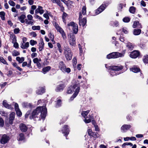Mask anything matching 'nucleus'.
<instances>
[{
	"instance_id": "f257e3e1",
	"label": "nucleus",
	"mask_w": 148,
	"mask_h": 148,
	"mask_svg": "<svg viewBox=\"0 0 148 148\" xmlns=\"http://www.w3.org/2000/svg\"><path fill=\"white\" fill-rule=\"evenodd\" d=\"M41 112V118L44 119L47 113V110L45 106L38 107L34 110L29 116L30 119H34L38 117L37 116Z\"/></svg>"
},
{
	"instance_id": "f03ea898",
	"label": "nucleus",
	"mask_w": 148,
	"mask_h": 148,
	"mask_svg": "<svg viewBox=\"0 0 148 148\" xmlns=\"http://www.w3.org/2000/svg\"><path fill=\"white\" fill-rule=\"evenodd\" d=\"M64 54L67 60H71L72 58L73 53L69 46H64Z\"/></svg>"
},
{
	"instance_id": "7ed1b4c3",
	"label": "nucleus",
	"mask_w": 148,
	"mask_h": 148,
	"mask_svg": "<svg viewBox=\"0 0 148 148\" xmlns=\"http://www.w3.org/2000/svg\"><path fill=\"white\" fill-rule=\"evenodd\" d=\"M72 83L74 84L73 86H71V87L68 88L67 93L68 94H71L72 93L73 91H75L76 89L77 88L78 86L79 87V90H80V86L79 82L78 81H76L75 80L73 81Z\"/></svg>"
},
{
	"instance_id": "20e7f679",
	"label": "nucleus",
	"mask_w": 148,
	"mask_h": 148,
	"mask_svg": "<svg viewBox=\"0 0 148 148\" xmlns=\"http://www.w3.org/2000/svg\"><path fill=\"white\" fill-rule=\"evenodd\" d=\"M125 52H123L122 53L118 52H113L107 55V58L110 59V58H116L120 57H123L124 56Z\"/></svg>"
},
{
	"instance_id": "39448f33",
	"label": "nucleus",
	"mask_w": 148,
	"mask_h": 148,
	"mask_svg": "<svg viewBox=\"0 0 148 148\" xmlns=\"http://www.w3.org/2000/svg\"><path fill=\"white\" fill-rule=\"evenodd\" d=\"M123 69V66H112L110 67L109 70H110V75L112 76H114L116 75L117 73L115 71H119Z\"/></svg>"
},
{
	"instance_id": "423d86ee",
	"label": "nucleus",
	"mask_w": 148,
	"mask_h": 148,
	"mask_svg": "<svg viewBox=\"0 0 148 148\" xmlns=\"http://www.w3.org/2000/svg\"><path fill=\"white\" fill-rule=\"evenodd\" d=\"M108 5V3H104L101 5L97 9L95 10V14L94 16L98 15L103 11Z\"/></svg>"
},
{
	"instance_id": "0eeeda50",
	"label": "nucleus",
	"mask_w": 148,
	"mask_h": 148,
	"mask_svg": "<svg viewBox=\"0 0 148 148\" xmlns=\"http://www.w3.org/2000/svg\"><path fill=\"white\" fill-rule=\"evenodd\" d=\"M62 133L65 134L66 139H67L66 138L67 136L69 134L70 132V130L69 128L68 127V126L67 125H64L62 128Z\"/></svg>"
},
{
	"instance_id": "6e6552de",
	"label": "nucleus",
	"mask_w": 148,
	"mask_h": 148,
	"mask_svg": "<svg viewBox=\"0 0 148 148\" xmlns=\"http://www.w3.org/2000/svg\"><path fill=\"white\" fill-rule=\"evenodd\" d=\"M75 40V36L73 35H71L69 41L70 45L72 46L75 47L76 45Z\"/></svg>"
},
{
	"instance_id": "1a4fd4ad",
	"label": "nucleus",
	"mask_w": 148,
	"mask_h": 148,
	"mask_svg": "<svg viewBox=\"0 0 148 148\" xmlns=\"http://www.w3.org/2000/svg\"><path fill=\"white\" fill-rule=\"evenodd\" d=\"M9 140V136L6 135L4 134L2 136L0 141L2 144H4L6 143Z\"/></svg>"
},
{
	"instance_id": "9d476101",
	"label": "nucleus",
	"mask_w": 148,
	"mask_h": 148,
	"mask_svg": "<svg viewBox=\"0 0 148 148\" xmlns=\"http://www.w3.org/2000/svg\"><path fill=\"white\" fill-rule=\"evenodd\" d=\"M139 55V52L137 51H134L132 52L130 54V56L131 58H135Z\"/></svg>"
},
{
	"instance_id": "9b49d317",
	"label": "nucleus",
	"mask_w": 148,
	"mask_h": 148,
	"mask_svg": "<svg viewBox=\"0 0 148 148\" xmlns=\"http://www.w3.org/2000/svg\"><path fill=\"white\" fill-rule=\"evenodd\" d=\"M19 128L20 130L22 132H26L27 130V127L24 124L21 123L19 125Z\"/></svg>"
},
{
	"instance_id": "f8f14e48",
	"label": "nucleus",
	"mask_w": 148,
	"mask_h": 148,
	"mask_svg": "<svg viewBox=\"0 0 148 148\" xmlns=\"http://www.w3.org/2000/svg\"><path fill=\"white\" fill-rule=\"evenodd\" d=\"M131 127V125H124L121 127V129L122 132H125Z\"/></svg>"
},
{
	"instance_id": "ddd939ff",
	"label": "nucleus",
	"mask_w": 148,
	"mask_h": 148,
	"mask_svg": "<svg viewBox=\"0 0 148 148\" xmlns=\"http://www.w3.org/2000/svg\"><path fill=\"white\" fill-rule=\"evenodd\" d=\"M15 113L14 112L11 113L10 115L9 123L10 124H12L15 118Z\"/></svg>"
},
{
	"instance_id": "4468645a",
	"label": "nucleus",
	"mask_w": 148,
	"mask_h": 148,
	"mask_svg": "<svg viewBox=\"0 0 148 148\" xmlns=\"http://www.w3.org/2000/svg\"><path fill=\"white\" fill-rule=\"evenodd\" d=\"M79 92V86H78L77 88L75 90V91L74 93L73 94L72 96H71L70 99V100L71 101L73 100L75 98L76 96L78 94Z\"/></svg>"
},
{
	"instance_id": "2eb2a0df",
	"label": "nucleus",
	"mask_w": 148,
	"mask_h": 148,
	"mask_svg": "<svg viewBox=\"0 0 148 148\" xmlns=\"http://www.w3.org/2000/svg\"><path fill=\"white\" fill-rule=\"evenodd\" d=\"M42 8L41 6H38V8L35 11V13H39L40 14H42L44 12V10L42 9Z\"/></svg>"
},
{
	"instance_id": "dca6fc26",
	"label": "nucleus",
	"mask_w": 148,
	"mask_h": 148,
	"mask_svg": "<svg viewBox=\"0 0 148 148\" xmlns=\"http://www.w3.org/2000/svg\"><path fill=\"white\" fill-rule=\"evenodd\" d=\"M64 87V85L63 84H61L57 86L56 90L57 92L61 91L62 90Z\"/></svg>"
},
{
	"instance_id": "f3484780",
	"label": "nucleus",
	"mask_w": 148,
	"mask_h": 148,
	"mask_svg": "<svg viewBox=\"0 0 148 148\" xmlns=\"http://www.w3.org/2000/svg\"><path fill=\"white\" fill-rule=\"evenodd\" d=\"M132 27L133 28L138 27V28H142L141 24L137 21H135L134 22Z\"/></svg>"
},
{
	"instance_id": "a211bd4d",
	"label": "nucleus",
	"mask_w": 148,
	"mask_h": 148,
	"mask_svg": "<svg viewBox=\"0 0 148 148\" xmlns=\"http://www.w3.org/2000/svg\"><path fill=\"white\" fill-rule=\"evenodd\" d=\"M79 24L80 26L82 25L84 27L86 24V19L85 18H83L81 20H79Z\"/></svg>"
},
{
	"instance_id": "6ab92c4d",
	"label": "nucleus",
	"mask_w": 148,
	"mask_h": 148,
	"mask_svg": "<svg viewBox=\"0 0 148 148\" xmlns=\"http://www.w3.org/2000/svg\"><path fill=\"white\" fill-rule=\"evenodd\" d=\"M45 92V89L42 87L39 88L36 90V92L38 95H41Z\"/></svg>"
},
{
	"instance_id": "aec40b11",
	"label": "nucleus",
	"mask_w": 148,
	"mask_h": 148,
	"mask_svg": "<svg viewBox=\"0 0 148 148\" xmlns=\"http://www.w3.org/2000/svg\"><path fill=\"white\" fill-rule=\"evenodd\" d=\"M26 16L24 14H22L21 16L18 17V18L19 21L22 23H24L25 22L24 19L26 18Z\"/></svg>"
},
{
	"instance_id": "412c9836",
	"label": "nucleus",
	"mask_w": 148,
	"mask_h": 148,
	"mask_svg": "<svg viewBox=\"0 0 148 148\" xmlns=\"http://www.w3.org/2000/svg\"><path fill=\"white\" fill-rule=\"evenodd\" d=\"M126 46V47L130 50H132L134 47V44L130 42H128Z\"/></svg>"
},
{
	"instance_id": "4be33fe9",
	"label": "nucleus",
	"mask_w": 148,
	"mask_h": 148,
	"mask_svg": "<svg viewBox=\"0 0 148 148\" xmlns=\"http://www.w3.org/2000/svg\"><path fill=\"white\" fill-rule=\"evenodd\" d=\"M29 45V43L28 42L25 43H22L21 44V47L22 49H27Z\"/></svg>"
},
{
	"instance_id": "5701e85b",
	"label": "nucleus",
	"mask_w": 148,
	"mask_h": 148,
	"mask_svg": "<svg viewBox=\"0 0 148 148\" xmlns=\"http://www.w3.org/2000/svg\"><path fill=\"white\" fill-rule=\"evenodd\" d=\"M3 104L5 108L10 109H12V108L11 105L8 104L6 101H4L3 102Z\"/></svg>"
},
{
	"instance_id": "b1692460",
	"label": "nucleus",
	"mask_w": 148,
	"mask_h": 148,
	"mask_svg": "<svg viewBox=\"0 0 148 148\" xmlns=\"http://www.w3.org/2000/svg\"><path fill=\"white\" fill-rule=\"evenodd\" d=\"M65 65L64 64V62L62 61L60 62L59 63V67L60 70L62 71L64 70V69L65 67Z\"/></svg>"
},
{
	"instance_id": "393cba45",
	"label": "nucleus",
	"mask_w": 148,
	"mask_h": 148,
	"mask_svg": "<svg viewBox=\"0 0 148 148\" xmlns=\"http://www.w3.org/2000/svg\"><path fill=\"white\" fill-rule=\"evenodd\" d=\"M39 49L40 51H42L44 48V43L42 40H41L40 42L39 43Z\"/></svg>"
},
{
	"instance_id": "a878e982",
	"label": "nucleus",
	"mask_w": 148,
	"mask_h": 148,
	"mask_svg": "<svg viewBox=\"0 0 148 148\" xmlns=\"http://www.w3.org/2000/svg\"><path fill=\"white\" fill-rule=\"evenodd\" d=\"M141 31L140 29H135L134 30L133 34L134 35H138L140 34Z\"/></svg>"
},
{
	"instance_id": "bb28decb",
	"label": "nucleus",
	"mask_w": 148,
	"mask_h": 148,
	"mask_svg": "<svg viewBox=\"0 0 148 148\" xmlns=\"http://www.w3.org/2000/svg\"><path fill=\"white\" fill-rule=\"evenodd\" d=\"M16 60L19 63H21L24 61L25 58L23 57H17L16 58Z\"/></svg>"
},
{
	"instance_id": "cd10ccee",
	"label": "nucleus",
	"mask_w": 148,
	"mask_h": 148,
	"mask_svg": "<svg viewBox=\"0 0 148 148\" xmlns=\"http://www.w3.org/2000/svg\"><path fill=\"white\" fill-rule=\"evenodd\" d=\"M130 70L131 71H132L134 73H137L140 71V69L136 67V66H134L133 67H132Z\"/></svg>"
},
{
	"instance_id": "c85d7f7f",
	"label": "nucleus",
	"mask_w": 148,
	"mask_h": 148,
	"mask_svg": "<svg viewBox=\"0 0 148 148\" xmlns=\"http://www.w3.org/2000/svg\"><path fill=\"white\" fill-rule=\"evenodd\" d=\"M90 110H87L86 111H83L82 112L81 114L85 118H86V117H87V115L88 114V113L90 112Z\"/></svg>"
},
{
	"instance_id": "c756f323",
	"label": "nucleus",
	"mask_w": 148,
	"mask_h": 148,
	"mask_svg": "<svg viewBox=\"0 0 148 148\" xmlns=\"http://www.w3.org/2000/svg\"><path fill=\"white\" fill-rule=\"evenodd\" d=\"M10 38L12 40V43H14V42H16V37L15 35L13 34L10 35Z\"/></svg>"
},
{
	"instance_id": "7c9ffc66",
	"label": "nucleus",
	"mask_w": 148,
	"mask_h": 148,
	"mask_svg": "<svg viewBox=\"0 0 148 148\" xmlns=\"http://www.w3.org/2000/svg\"><path fill=\"white\" fill-rule=\"evenodd\" d=\"M51 67L50 66H47L43 68L42 71L44 73H45L51 69Z\"/></svg>"
},
{
	"instance_id": "2f4dec72",
	"label": "nucleus",
	"mask_w": 148,
	"mask_h": 148,
	"mask_svg": "<svg viewBox=\"0 0 148 148\" xmlns=\"http://www.w3.org/2000/svg\"><path fill=\"white\" fill-rule=\"evenodd\" d=\"M12 64L14 67L16 68L20 71H22V69L18 66L17 63L16 62L12 63Z\"/></svg>"
},
{
	"instance_id": "473e14b6",
	"label": "nucleus",
	"mask_w": 148,
	"mask_h": 148,
	"mask_svg": "<svg viewBox=\"0 0 148 148\" xmlns=\"http://www.w3.org/2000/svg\"><path fill=\"white\" fill-rule=\"evenodd\" d=\"M73 29L74 33L76 34L78 32V27L77 25L76 24L73 27Z\"/></svg>"
},
{
	"instance_id": "72a5a7b5",
	"label": "nucleus",
	"mask_w": 148,
	"mask_h": 148,
	"mask_svg": "<svg viewBox=\"0 0 148 148\" xmlns=\"http://www.w3.org/2000/svg\"><path fill=\"white\" fill-rule=\"evenodd\" d=\"M18 140L19 141L22 140H23L24 138V135L23 133H21L19 134L18 136Z\"/></svg>"
},
{
	"instance_id": "f704fd0d",
	"label": "nucleus",
	"mask_w": 148,
	"mask_h": 148,
	"mask_svg": "<svg viewBox=\"0 0 148 148\" xmlns=\"http://www.w3.org/2000/svg\"><path fill=\"white\" fill-rule=\"evenodd\" d=\"M20 53L16 50H14L12 52V55L13 56H16L20 55Z\"/></svg>"
},
{
	"instance_id": "c9c22d12",
	"label": "nucleus",
	"mask_w": 148,
	"mask_h": 148,
	"mask_svg": "<svg viewBox=\"0 0 148 148\" xmlns=\"http://www.w3.org/2000/svg\"><path fill=\"white\" fill-rule=\"evenodd\" d=\"M136 8L133 6L131 7L129 9L130 12L134 14L135 12Z\"/></svg>"
},
{
	"instance_id": "e433bc0d",
	"label": "nucleus",
	"mask_w": 148,
	"mask_h": 148,
	"mask_svg": "<svg viewBox=\"0 0 148 148\" xmlns=\"http://www.w3.org/2000/svg\"><path fill=\"white\" fill-rule=\"evenodd\" d=\"M67 14L65 12H64L63 13V14L62 16V19L63 20V21L65 23H66V21L65 20L66 18L67 17Z\"/></svg>"
},
{
	"instance_id": "4c0bfd02",
	"label": "nucleus",
	"mask_w": 148,
	"mask_h": 148,
	"mask_svg": "<svg viewBox=\"0 0 148 148\" xmlns=\"http://www.w3.org/2000/svg\"><path fill=\"white\" fill-rule=\"evenodd\" d=\"M5 13L4 12H0V16L2 20H4L5 19Z\"/></svg>"
},
{
	"instance_id": "58836bf2",
	"label": "nucleus",
	"mask_w": 148,
	"mask_h": 148,
	"mask_svg": "<svg viewBox=\"0 0 148 148\" xmlns=\"http://www.w3.org/2000/svg\"><path fill=\"white\" fill-rule=\"evenodd\" d=\"M62 104V101L61 100L58 99L57 101L56 105V108H58L60 106H61Z\"/></svg>"
},
{
	"instance_id": "ea45409f",
	"label": "nucleus",
	"mask_w": 148,
	"mask_h": 148,
	"mask_svg": "<svg viewBox=\"0 0 148 148\" xmlns=\"http://www.w3.org/2000/svg\"><path fill=\"white\" fill-rule=\"evenodd\" d=\"M53 3H57L59 6H61V2L60 0H51Z\"/></svg>"
},
{
	"instance_id": "a19ab883",
	"label": "nucleus",
	"mask_w": 148,
	"mask_h": 148,
	"mask_svg": "<svg viewBox=\"0 0 148 148\" xmlns=\"http://www.w3.org/2000/svg\"><path fill=\"white\" fill-rule=\"evenodd\" d=\"M144 62L145 63H148V55H146L144 56V58L143 59Z\"/></svg>"
},
{
	"instance_id": "79ce46f5",
	"label": "nucleus",
	"mask_w": 148,
	"mask_h": 148,
	"mask_svg": "<svg viewBox=\"0 0 148 148\" xmlns=\"http://www.w3.org/2000/svg\"><path fill=\"white\" fill-rule=\"evenodd\" d=\"M82 13L84 15H85L86 14V8L85 6H83L82 7Z\"/></svg>"
},
{
	"instance_id": "37998d69",
	"label": "nucleus",
	"mask_w": 148,
	"mask_h": 148,
	"mask_svg": "<svg viewBox=\"0 0 148 148\" xmlns=\"http://www.w3.org/2000/svg\"><path fill=\"white\" fill-rule=\"evenodd\" d=\"M32 29L33 30H39L40 29V27L39 26H33L32 27Z\"/></svg>"
},
{
	"instance_id": "c03bdc74",
	"label": "nucleus",
	"mask_w": 148,
	"mask_h": 148,
	"mask_svg": "<svg viewBox=\"0 0 148 148\" xmlns=\"http://www.w3.org/2000/svg\"><path fill=\"white\" fill-rule=\"evenodd\" d=\"M0 61L4 64H8L6 61L2 57H0Z\"/></svg>"
},
{
	"instance_id": "a18cd8bd",
	"label": "nucleus",
	"mask_w": 148,
	"mask_h": 148,
	"mask_svg": "<svg viewBox=\"0 0 148 148\" xmlns=\"http://www.w3.org/2000/svg\"><path fill=\"white\" fill-rule=\"evenodd\" d=\"M30 44L32 46H34V45L37 44V42L36 41L32 40L30 41Z\"/></svg>"
},
{
	"instance_id": "49530a36",
	"label": "nucleus",
	"mask_w": 148,
	"mask_h": 148,
	"mask_svg": "<svg viewBox=\"0 0 148 148\" xmlns=\"http://www.w3.org/2000/svg\"><path fill=\"white\" fill-rule=\"evenodd\" d=\"M71 71L70 69L69 68H66L65 67V68L64 69V70L62 71L63 72H67L68 73H69Z\"/></svg>"
},
{
	"instance_id": "de8ad7c7",
	"label": "nucleus",
	"mask_w": 148,
	"mask_h": 148,
	"mask_svg": "<svg viewBox=\"0 0 148 148\" xmlns=\"http://www.w3.org/2000/svg\"><path fill=\"white\" fill-rule=\"evenodd\" d=\"M0 114L3 116H7L8 114L3 110H1L0 111Z\"/></svg>"
},
{
	"instance_id": "09e8293b",
	"label": "nucleus",
	"mask_w": 148,
	"mask_h": 148,
	"mask_svg": "<svg viewBox=\"0 0 148 148\" xmlns=\"http://www.w3.org/2000/svg\"><path fill=\"white\" fill-rule=\"evenodd\" d=\"M9 4L11 6H14L16 5L15 3L12 0H10L8 2Z\"/></svg>"
},
{
	"instance_id": "8fccbe9b",
	"label": "nucleus",
	"mask_w": 148,
	"mask_h": 148,
	"mask_svg": "<svg viewBox=\"0 0 148 148\" xmlns=\"http://www.w3.org/2000/svg\"><path fill=\"white\" fill-rule=\"evenodd\" d=\"M123 20L125 22H128L130 21V18L128 17H125L124 18Z\"/></svg>"
},
{
	"instance_id": "3c124183",
	"label": "nucleus",
	"mask_w": 148,
	"mask_h": 148,
	"mask_svg": "<svg viewBox=\"0 0 148 148\" xmlns=\"http://www.w3.org/2000/svg\"><path fill=\"white\" fill-rule=\"evenodd\" d=\"M22 106L23 107H27V106H31V105L29 103H28L27 102H24L22 103Z\"/></svg>"
},
{
	"instance_id": "603ef678",
	"label": "nucleus",
	"mask_w": 148,
	"mask_h": 148,
	"mask_svg": "<svg viewBox=\"0 0 148 148\" xmlns=\"http://www.w3.org/2000/svg\"><path fill=\"white\" fill-rule=\"evenodd\" d=\"M4 124V121L3 119L0 118V126L3 127Z\"/></svg>"
},
{
	"instance_id": "864d4df0",
	"label": "nucleus",
	"mask_w": 148,
	"mask_h": 148,
	"mask_svg": "<svg viewBox=\"0 0 148 148\" xmlns=\"http://www.w3.org/2000/svg\"><path fill=\"white\" fill-rule=\"evenodd\" d=\"M73 66H75L77 63V60L75 57H74L72 60Z\"/></svg>"
},
{
	"instance_id": "5fc2aeb1",
	"label": "nucleus",
	"mask_w": 148,
	"mask_h": 148,
	"mask_svg": "<svg viewBox=\"0 0 148 148\" xmlns=\"http://www.w3.org/2000/svg\"><path fill=\"white\" fill-rule=\"evenodd\" d=\"M73 3V1L69 0L68 1H66V4L67 5V6H69L70 5H71Z\"/></svg>"
},
{
	"instance_id": "6e6d98bb",
	"label": "nucleus",
	"mask_w": 148,
	"mask_h": 148,
	"mask_svg": "<svg viewBox=\"0 0 148 148\" xmlns=\"http://www.w3.org/2000/svg\"><path fill=\"white\" fill-rule=\"evenodd\" d=\"M16 111L18 116H20L21 115L22 113L19 109L18 110H16Z\"/></svg>"
},
{
	"instance_id": "4d7b16f0",
	"label": "nucleus",
	"mask_w": 148,
	"mask_h": 148,
	"mask_svg": "<svg viewBox=\"0 0 148 148\" xmlns=\"http://www.w3.org/2000/svg\"><path fill=\"white\" fill-rule=\"evenodd\" d=\"M19 30L18 28H15L14 30V33L15 34H16L19 32Z\"/></svg>"
},
{
	"instance_id": "13d9d810",
	"label": "nucleus",
	"mask_w": 148,
	"mask_h": 148,
	"mask_svg": "<svg viewBox=\"0 0 148 148\" xmlns=\"http://www.w3.org/2000/svg\"><path fill=\"white\" fill-rule=\"evenodd\" d=\"M31 60L30 59L29 60V62H28V64H27L28 65H27V67L28 68H32V66H31Z\"/></svg>"
},
{
	"instance_id": "bf43d9fd",
	"label": "nucleus",
	"mask_w": 148,
	"mask_h": 148,
	"mask_svg": "<svg viewBox=\"0 0 148 148\" xmlns=\"http://www.w3.org/2000/svg\"><path fill=\"white\" fill-rule=\"evenodd\" d=\"M76 24H75V23L73 22H70V23L68 24V26H71L73 27L75 25H76Z\"/></svg>"
},
{
	"instance_id": "052dcab7",
	"label": "nucleus",
	"mask_w": 148,
	"mask_h": 148,
	"mask_svg": "<svg viewBox=\"0 0 148 148\" xmlns=\"http://www.w3.org/2000/svg\"><path fill=\"white\" fill-rule=\"evenodd\" d=\"M49 36L50 38L52 39V41L54 40V36L51 32L49 33Z\"/></svg>"
},
{
	"instance_id": "680f3d73",
	"label": "nucleus",
	"mask_w": 148,
	"mask_h": 148,
	"mask_svg": "<svg viewBox=\"0 0 148 148\" xmlns=\"http://www.w3.org/2000/svg\"><path fill=\"white\" fill-rule=\"evenodd\" d=\"M27 18L29 20H32L33 19V16H32L30 15V14H29L27 16Z\"/></svg>"
},
{
	"instance_id": "e2e57ef3",
	"label": "nucleus",
	"mask_w": 148,
	"mask_h": 148,
	"mask_svg": "<svg viewBox=\"0 0 148 148\" xmlns=\"http://www.w3.org/2000/svg\"><path fill=\"white\" fill-rule=\"evenodd\" d=\"M84 122L86 123H89L91 121L90 119H85L84 120Z\"/></svg>"
},
{
	"instance_id": "0e129e2a",
	"label": "nucleus",
	"mask_w": 148,
	"mask_h": 148,
	"mask_svg": "<svg viewBox=\"0 0 148 148\" xmlns=\"http://www.w3.org/2000/svg\"><path fill=\"white\" fill-rule=\"evenodd\" d=\"M14 47L16 48H18V43L16 42H14Z\"/></svg>"
},
{
	"instance_id": "69168bd1",
	"label": "nucleus",
	"mask_w": 148,
	"mask_h": 148,
	"mask_svg": "<svg viewBox=\"0 0 148 148\" xmlns=\"http://www.w3.org/2000/svg\"><path fill=\"white\" fill-rule=\"evenodd\" d=\"M14 107L15 110H19V108H18V106L17 103H15L14 105Z\"/></svg>"
},
{
	"instance_id": "338daca9",
	"label": "nucleus",
	"mask_w": 148,
	"mask_h": 148,
	"mask_svg": "<svg viewBox=\"0 0 148 148\" xmlns=\"http://www.w3.org/2000/svg\"><path fill=\"white\" fill-rule=\"evenodd\" d=\"M31 57L33 58L37 56V54L36 53H33L31 54Z\"/></svg>"
},
{
	"instance_id": "774afa93",
	"label": "nucleus",
	"mask_w": 148,
	"mask_h": 148,
	"mask_svg": "<svg viewBox=\"0 0 148 148\" xmlns=\"http://www.w3.org/2000/svg\"><path fill=\"white\" fill-rule=\"evenodd\" d=\"M57 30L58 32H59L60 34H61L64 32L63 29L61 27L58 29Z\"/></svg>"
}]
</instances>
